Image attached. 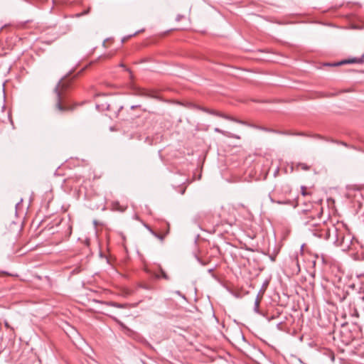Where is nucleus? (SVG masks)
Returning <instances> with one entry per match:
<instances>
[{"label": "nucleus", "mask_w": 364, "mask_h": 364, "mask_svg": "<svg viewBox=\"0 0 364 364\" xmlns=\"http://www.w3.org/2000/svg\"><path fill=\"white\" fill-rule=\"evenodd\" d=\"M4 324H5V326H6L7 328H11V329H12V330H13V328H11V327L10 326V325L9 324V323H8L7 321H5Z\"/></svg>", "instance_id": "obj_16"}, {"label": "nucleus", "mask_w": 364, "mask_h": 364, "mask_svg": "<svg viewBox=\"0 0 364 364\" xmlns=\"http://www.w3.org/2000/svg\"><path fill=\"white\" fill-rule=\"evenodd\" d=\"M260 300H261L260 298L259 297V296H257L255 301L254 311L257 314L259 313V307Z\"/></svg>", "instance_id": "obj_11"}, {"label": "nucleus", "mask_w": 364, "mask_h": 364, "mask_svg": "<svg viewBox=\"0 0 364 364\" xmlns=\"http://www.w3.org/2000/svg\"><path fill=\"white\" fill-rule=\"evenodd\" d=\"M23 23H29V21H26Z\"/></svg>", "instance_id": "obj_24"}, {"label": "nucleus", "mask_w": 364, "mask_h": 364, "mask_svg": "<svg viewBox=\"0 0 364 364\" xmlns=\"http://www.w3.org/2000/svg\"><path fill=\"white\" fill-rule=\"evenodd\" d=\"M6 26V24L4 25V27ZM4 26L3 27H1V29H3Z\"/></svg>", "instance_id": "obj_26"}, {"label": "nucleus", "mask_w": 364, "mask_h": 364, "mask_svg": "<svg viewBox=\"0 0 364 364\" xmlns=\"http://www.w3.org/2000/svg\"><path fill=\"white\" fill-rule=\"evenodd\" d=\"M156 278H164L166 280H169V277L167 275V274L163 270L160 269V273L156 275Z\"/></svg>", "instance_id": "obj_10"}, {"label": "nucleus", "mask_w": 364, "mask_h": 364, "mask_svg": "<svg viewBox=\"0 0 364 364\" xmlns=\"http://www.w3.org/2000/svg\"><path fill=\"white\" fill-rule=\"evenodd\" d=\"M144 31V29H141V30H139L137 31H135L133 34H130L129 36H127V37H124L122 39V43H124L125 42L128 38H129L130 37L132 36H135L136 34L140 33V32H142Z\"/></svg>", "instance_id": "obj_13"}, {"label": "nucleus", "mask_w": 364, "mask_h": 364, "mask_svg": "<svg viewBox=\"0 0 364 364\" xmlns=\"http://www.w3.org/2000/svg\"><path fill=\"white\" fill-rule=\"evenodd\" d=\"M292 135H296V136H305V134L302 132H299V133H294V134H291Z\"/></svg>", "instance_id": "obj_15"}, {"label": "nucleus", "mask_w": 364, "mask_h": 364, "mask_svg": "<svg viewBox=\"0 0 364 364\" xmlns=\"http://www.w3.org/2000/svg\"><path fill=\"white\" fill-rule=\"evenodd\" d=\"M303 223L309 226L315 236L325 240H329L331 237V228L327 227L325 222H321L322 215L321 208H313L311 210H304Z\"/></svg>", "instance_id": "obj_1"}, {"label": "nucleus", "mask_w": 364, "mask_h": 364, "mask_svg": "<svg viewBox=\"0 0 364 364\" xmlns=\"http://www.w3.org/2000/svg\"><path fill=\"white\" fill-rule=\"evenodd\" d=\"M87 11H85V12H83V13H77V14H75V16H82V15H83V14H87Z\"/></svg>", "instance_id": "obj_18"}, {"label": "nucleus", "mask_w": 364, "mask_h": 364, "mask_svg": "<svg viewBox=\"0 0 364 364\" xmlns=\"http://www.w3.org/2000/svg\"><path fill=\"white\" fill-rule=\"evenodd\" d=\"M106 304L107 306L117 307V308H126L128 306L127 304H119V303L114 302V301L106 302Z\"/></svg>", "instance_id": "obj_9"}, {"label": "nucleus", "mask_w": 364, "mask_h": 364, "mask_svg": "<svg viewBox=\"0 0 364 364\" xmlns=\"http://www.w3.org/2000/svg\"><path fill=\"white\" fill-rule=\"evenodd\" d=\"M205 110L207 112L210 113V114H212L220 117L224 118L225 119L230 120L232 122H237V123H239V124H244V125H249L246 122L240 120V119H236V118L232 117H231L230 115H228V114H223V113H220V112H216V111H208V110H206V109H205Z\"/></svg>", "instance_id": "obj_4"}, {"label": "nucleus", "mask_w": 364, "mask_h": 364, "mask_svg": "<svg viewBox=\"0 0 364 364\" xmlns=\"http://www.w3.org/2000/svg\"><path fill=\"white\" fill-rule=\"evenodd\" d=\"M297 168H300L301 169L304 171H309L310 169V166L304 163H298L296 164Z\"/></svg>", "instance_id": "obj_12"}, {"label": "nucleus", "mask_w": 364, "mask_h": 364, "mask_svg": "<svg viewBox=\"0 0 364 364\" xmlns=\"http://www.w3.org/2000/svg\"><path fill=\"white\" fill-rule=\"evenodd\" d=\"M215 132H218V133H220V134H222L223 135L228 137V138H232V139H240V136L237 135V134H232L231 132H227V131H224V130H222L219 128H215Z\"/></svg>", "instance_id": "obj_7"}, {"label": "nucleus", "mask_w": 364, "mask_h": 364, "mask_svg": "<svg viewBox=\"0 0 364 364\" xmlns=\"http://www.w3.org/2000/svg\"><path fill=\"white\" fill-rule=\"evenodd\" d=\"M298 23H306L305 21H299Z\"/></svg>", "instance_id": "obj_23"}, {"label": "nucleus", "mask_w": 364, "mask_h": 364, "mask_svg": "<svg viewBox=\"0 0 364 364\" xmlns=\"http://www.w3.org/2000/svg\"><path fill=\"white\" fill-rule=\"evenodd\" d=\"M180 20H181V19H180V16H177V18H176V21H180Z\"/></svg>", "instance_id": "obj_21"}, {"label": "nucleus", "mask_w": 364, "mask_h": 364, "mask_svg": "<svg viewBox=\"0 0 364 364\" xmlns=\"http://www.w3.org/2000/svg\"><path fill=\"white\" fill-rule=\"evenodd\" d=\"M302 194L304 196L306 193H305V191H302Z\"/></svg>", "instance_id": "obj_25"}, {"label": "nucleus", "mask_w": 364, "mask_h": 364, "mask_svg": "<svg viewBox=\"0 0 364 364\" xmlns=\"http://www.w3.org/2000/svg\"><path fill=\"white\" fill-rule=\"evenodd\" d=\"M135 95L141 96V97H154V95L149 90H145L143 89H138L136 90Z\"/></svg>", "instance_id": "obj_8"}, {"label": "nucleus", "mask_w": 364, "mask_h": 364, "mask_svg": "<svg viewBox=\"0 0 364 364\" xmlns=\"http://www.w3.org/2000/svg\"><path fill=\"white\" fill-rule=\"evenodd\" d=\"M333 232L335 236V240L334 243L336 244L338 246H346L348 247V244H345V236L344 233L342 230H338L337 228H336L334 225H332V228L331 229V232Z\"/></svg>", "instance_id": "obj_3"}, {"label": "nucleus", "mask_w": 364, "mask_h": 364, "mask_svg": "<svg viewBox=\"0 0 364 364\" xmlns=\"http://www.w3.org/2000/svg\"><path fill=\"white\" fill-rule=\"evenodd\" d=\"M256 127L259 129L266 131V132H274L273 129H267V128H264V127Z\"/></svg>", "instance_id": "obj_14"}, {"label": "nucleus", "mask_w": 364, "mask_h": 364, "mask_svg": "<svg viewBox=\"0 0 364 364\" xmlns=\"http://www.w3.org/2000/svg\"><path fill=\"white\" fill-rule=\"evenodd\" d=\"M168 228L164 234H160L154 232L149 226L147 225V229L156 238L160 240L161 242H163L165 237L169 233V225L167 224Z\"/></svg>", "instance_id": "obj_6"}, {"label": "nucleus", "mask_w": 364, "mask_h": 364, "mask_svg": "<svg viewBox=\"0 0 364 364\" xmlns=\"http://www.w3.org/2000/svg\"><path fill=\"white\" fill-rule=\"evenodd\" d=\"M107 41H109V38H107V39H106V40H105V41H104V42H103V43H102V45H103V46H104V47H106V42H107Z\"/></svg>", "instance_id": "obj_20"}, {"label": "nucleus", "mask_w": 364, "mask_h": 364, "mask_svg": "<svg viewBox=\"0 0 364 364\" xmlns=\"http://www.w3.org/2000/svg\"><path fill=\"white\" fill-rule=\"evenodd\" d=\"M309 23H321L320 21H310Z\"/></svg>", "instance_id": "obj_22"}, {"label": "nucleus", "mask_w": 364, "mask_h": 364, "mask_svg": "<svg viewBox=\"0 0 364 364\" xmlns=\"http://www.w3.org/2000/svg\"><path fill=\"white\" fill-rule=\"evenodd\" d=\"M68 87V80H61L58 82L54 89L55 95V108L60 112H64L72 109L65 101V91Z\"/></svg>", "instance_id": "obj_2"}, {"label": "nucleus", "mask_w": 364, "mask_h": 364, "mask_svg": "<svg viewBox=\"0 0 364 364\" xmlns=\"http://www.w3.org/2000/svg\"><path fill=\"white\" fill-rule=\"evenodd\" d=\"M364 63V54L360 58H353L348 59V60H341L340 62H338V63L333 64V65L338 66V65H341L347 64V63Z\"/></svg>", "instance_id": "obj_5"}, {"label": "nucleus", "mask_w": 364, "mask_h": 364, "mask_svg": "<svg viewBox=\"0 0 364 364\" xmlns=\"http://www.w3.org/2000/svg\"><path fill=\"white\" fill-rule=\"evenodd\" d=\"M350 28H352V29H358V28H360V27L357 26L356 24H352Z\"/></svg>", "instance_id": "obj_17"}, {"label": "nucleus", "mask_w": 364, "mask_h": 364, "mask_svg": "<svg viewBox=\"0 0 364 364\" xmlns=\"http://www.w3.org/2000/svg\"><path fill=\"white\" fill-rule=\"evenodd\" d=\"M139 107H140V105H132V106H131V109H134L135 108Z\"/></svg>", "instance_id": "obj_19"}]
</instances>
